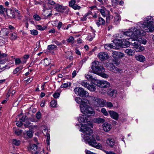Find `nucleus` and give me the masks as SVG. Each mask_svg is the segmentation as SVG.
Here are the masks:
<instances>
[{
    "mask_svg": "<svg viewBox=\"0 0 154 154\" xmlns=\"http://www.w3.org/2000/svg\"><path fill=\"white\" fill-rule=\"evenodd\" d=\"M84 114L85 115H82L78 119V120L80 123H86L84 125L83 124L80 129V131L82 132L81 134L82 137L86 143H88L90 145L97 148H100L101 147V144L96 142L94 138L95 137L92 135L93 130L89 127L90 126L91 128L93 127L92 123L86 117H89L91 116H88L86 114Z\"/></svg>",
    "mask_w": 154,
    "mask_h": 154,
    "instance_id": "obj_1",
    "label": "nucleus"
},
{
    "mask_svg": "<svg viewBox=\"0 0 154 154\" xmlns=\"http://www.w3.org/2000/svg\"><path fill=\"white\" fill-rule=\"evenodd\" d=\"M146 31H144L143 29H139L137 27L136 28L134 27H132L131 29L124 33L125 36L128 35L131 37H133V41H137L139 44H142L145 45L146 43V40L143 38H139V37L143 36L146 34Z\"/></svg>",
    "mask_w": 154,
    "mask_h": 154,
    "instance_id": "obj_2",
    "label": "nucleus"
},
{
    "mask_svg": "<svg viewBox=\"0 0 154 154\" xmlns=\"http://www.w3.org/2000/svg\"><path fill=\"white\" fill-rule=\"evenodd\" d=\"M76 102L80 104V107L82 113L88 116H91L94 113L89 105V103L88 100L77 97L75 98Z\"/></svg>",
    "mask_w": 154,
    "mask_h": 154,
    "instance_id": "obj_3",
    "label": "nucleus"
},
{
    "mask_svg": "<svg viewBox=\"0 0 154 154\" xmlns=\"http://www.w3.org/2000/svg\"><path fill=\"white\" fill-rule=\"evenodd\" d=\"M153 20L152 17L151 16H148L146 17L145 21L143 23L140 22L138 23V27L139 29H144L146 32H152L154 31V25L153 24Z\"/></svg>",
    "mask_w": 154,
    "mask_h": 154,
    "instance_id": "obj_4",
    "label": "nucleus"
},
{
    "mask_svg": "<svg viewBox=\"0 0 154 154\" xmlns=\"http://www.w3.org/2000/svg\"><path fill=\"white\" fill-rule=\"evenodd\" d=\"M91 69L94 73L97 74L103 78H107L109 76L107 74L103 72L104 69L99 62L98 61H95L92 63Z\"/></svg>",
    "mask_w": 154,
    "mask_h": 154,
    "instance_id": "obj_5",
    "label": "nucleus"
},
{
    "mask_svg": "<svg viewBox=\"0 0 154 154\" xmlns=\"http://www.w3.org/2000/svg\"><path fill=\"white\" fill-rule=\"evenodd\" d=\"M89 101L96 106L103 107L105 105V101L97 97L89 96Z\"/></svg>",
    "mask_w": 154,
    "mask_h": 154,
    "instance_id": "obj_6",
    "label": "nucleus"
},
{
    "mask_svg": "<svg viewBox=\"0 0 154 154\" xmlns=\"http://www.w3.org/2000/svg\"><path fill=\"white\" fill-rule=\"evenodd\" d=\"M126 32H123L122 34L123 35L122 37L120 36V38H121V40H122V44L128 47L129 46L130 44H131V42L133 40V38H134L133 37H131L128 35L125 36L124 33Z\"/></svg>",
    "mask_w": 154,
    "mask_h": 154,
    "instance_id": "obj_7",
    "label": "nucleus"
},
{
    "mask_svg": "<svg viewBox=\"0 0 154 154\" xmlns=\"http://www.w3.org/2000/svg\"><path fill=\"white\" fill-rule=\"evenodd\" d=\"M74 91L75 94L80 97H87L89 96L88 92L80 87H77L75 88Z\"/></svg>",
    "mask_w": 154,
    "mask_h": 154,
    "instance_id": "obj_8",
    "label": "nucleus"
},
{
    "mask_svg": "<svg viewBox=\"0 0 154 154\" xmlns=\"http://www.w3.org/2000/svg\"><path fill=\"white\" fill-rule=\"evenodd\" d=\"M131 45L133 46V48L136 51L140 52L143 51L144 49L143 46L140 45L137 41H133L131 42Z\"/></svg>",
    "mask_w": 154,
    "mask_h": 154,
    "instance_id": "obj_9",
    "label": "nucleus"
},
{
    "mask_svg": "<svg viewBox=\"0 0 154 154\" xmlns=\"http://www.w3.org/2000/svg\"><path fill=\"white\" fill-rule=\"evenodd\" d=\"M106 66L109 69L112 71L114 72L117 73L121 71L120 69L115 67L112 63H107Z\"/></svg>",
    "mask_w": 154,
    "mask_h": 154,
    "instance_id": "obj_10",
    "label": "nucleus"
},
{
    "mask_svg": "<svg viewBox=\"0 0 154 154\" xmlns=\"http://www.w3.org/2000/svg\"><path fill=\"white\" fill-rule=\"evenodd\" d=\"M97 86L101 88H106L110 85V83L106 81L95 80Z\"/></svg>",
    "mask_w": 154,
    "mask_h": 154,
    "instance_id": "obj_11",
    "label": "nucleus"
},
{
    "mask_svg": "<svg viewBox=\"0 0 154 154\" xmlns=\"http://www.w3.org/2000/svg\"><path fill=\"white\" fill-rule=\"evenodd\" d=\"M112 56L115 58L120 59L123 57L125 54L120 52L114 51L112 53Z\"/></svg>",
    "mask_w": 154,
    "mask_h": 154,
    "instance_id": "obj_12",
    "label": "nucleus"
},
{
    "mask_svg": "<svg viewBox=\"0 0 154 154\" xmlns=\"http://www.w3.org/2000/svg\"><path fill=\"white\" fill-rule=\"evenodd\" d=\"M98 57L101 60L107 59L109 58V56L106 52H101L98 54Z\"/></svg>",
    "mask_w": 154,
    "mask_h": 154,
    "instance_id": "obj_13",
    "label": "nucleus"
},
{
    "mask_svg": "<svg viewBox=\"0 0 154 154\" xmlns=\"http://www.w3.org/2000/svg\"><path fill=\"white\" fill-rule=\"evenodd\" d=\"M107 93L108 94L113 98L116 97L117 94V91L115 89H109L108 90Z\"/></svg>",
    "mask_w": 154,
    "mask_h": 154,
    "instance_id": "obj_14",
    "label": "nucleus"
},
{
    "mask_svg": "<svg viewBox=\"0 0 154 154\" xmlns=\"http://www.w3.org/2000/svg\"><path fill=\"white\" fill-rule=\"evenodd\" d=\"M6 12L7 15L10 17L11 18H14L15 16V11L11 9H9L8 10L6 9Z\"/></svg>",
    "mask_w": 154,
    "mask_h": 154,
    "instance_id": "obj_15",
    "label": "nucleus"
},
{
    "mask_svg": "<svg viewBox=\"0 0 154 154\" xmlns=\"http://www.w3.org/2000/svg\"><path fill=\"white\" fill-rule=\"evenodd\" d=\"M109 114L111 118L116 120H118L119 119V114L116 112L113 111H109Z\"/></svg>",
    "mask_w": 154,
    "mask_h": 154,
    "instance_id": "obj_16",
    "label": "nucleus"
},
{
    "mask_svg": "<svg viewBox=\"0 0 154 154\" xmlns=\"http://www.w3.org/2000/svg\"><path fill=\"white\" fill-rule=\"evenodd\" d=\"M107 144L111 147H112L115 144V141L113 138H109L106 140Z\"/></svg>",
    "mask_w": 154,
    "mask_h": 154,
    "instance_id": "obj_17",
    "label": "nucleus"
},
{
    "mask_svg": "<svg viewBox=\"0 0 154 154\" xmlns=\"http://www.w3.org/2000/svg\"><path fill=\"white\" fill-rule=\"evenodd\" d=\"M103 130L106 132L109 131L111 129V125L108 123L105 122L103 125Z\"/></svg>",
    "mask_w": 154,
    "mask_h": 154,
    "instance_id": "obj_18",
    "label": "nucleus"
},
{
    "mask_svg": "<svg viewBox=\"0 0 154 154\" xmlns=\"http://www.w3.org/2000/svg\"><path fill=\"white\" fill-rule=\"evenodd\" d=\"M56 10L58 11L63 13V11L67 9L66 7L63 6L62 5H58L55 7Z\"/></svg>",
    "mask_w": 154,
    "mask_h": 154,
    "instance_id": "obj_19",
    "label": "nucleus"
},
{
    "mask_svg": "<svg viewBox=\"0 0 154 154\" xmlns=\"http://www.w3.org/2000/svg\"><path fill=\"white\" fill-rule=\"evenodd\" d=\"M96 23L98 26L100 25H104L105 24V21L103 18L100 17L98 20H96Z\"/></svg>",
    "mask_w": 154,
    "mask_h": 154,
    "instance_id": "obj_20",
    "label": "nucleus"
},
{
    "mask_svg": "<svg viewBox=\"0 0 154 154\" xmlns=\"http://www.w3.org/2000/svg\"><path fill=\"white\" fill-rule=\"evenodd\" d=\"M85 78L91 81V82L93 83H96L95 80H97V79H95L94 78H93L92 76L89 74H85Z\"/></svg>",
    "mask_w": 154,
    "mask_h": 154,
    "instance_id": "obj_21",
    "label": "nucleus"
},
{
    "mask_svg": "<svg viewBox=\"0 0 154 154\" xmlns=\"http://www.w3.org/2000/svg\"><path fill=\"white\" fill-rule=\"evenodd\" d=\"M93 83L94 84H93L91 85L89 84L87 88V89L88 90L92 91H94L96 88V84H95V83Z\"/></svg>",
    "mask_w": 154,
    "mask_h": 154,
    "instance_id": "obj_22",
    "label": "nucleus"
},
{
    "mask_svg": "<svg viewBox=\"0 0 154 154\" xmlns=\"http://www.w3.org/2000/svg\"><path fill=\"white\" fill-rule=\"evenodd\" d=\"M105 121V119L101 118H97L94 119V122L98 124L102 123Z\"/></svg>",
    "mask_w": 154,
    "mask_h": 154,
    "instance_id": "obj_23",
    "label": "nucleus"
},
{
    "mask_svg": "<svg viewBox=\"0 0 154 154\" xmlns=\"http://www.w3.org/2000/svg\"><path fill=\"white\" fill-rule=\"evenodd\" d=\"M135 58L137 60L140 62H143L145 60V57L141 55L136 56Z\"/></svg>",
    "mask_w": 154,
    "mask_h": 154,
    "instance_id": "obj_24",
    "label": "nucleus"
},
{
    "mask_svg": "<svg viewBox=\"0 0 154 154\" xmlns=\"http://www.w3.org/2000/svg\"><path fill=\"white\" fill-rule=\"evenodd\" d=\"M125 52L128 55L132 56L134 54V51L131 49H127L125 51Z\"/></svg>",
    "mask_w": 154,
    "mask_h": 154,
    "instance_id": "obj_25",
    "label": "nucleus"
},
{
    "mask_svg": "<svg viewBox=\"0 0 154 154\" xmlns=\"http://www.w3.org/2000/svg\"><path fill=\"white\" fill-rule=\"evenodd\" d=\"M37 149V146L35 144H30L29 146V150L35 151Z\"/></svg>",
    "mask_w": 154,
    "mask_h": 154,
    "instance_id": "obj_26",
    "label": "nucleus"
},
{
    "mask_svg": "<svg viewBox=\"0 0 154 154\" xmlns=\"http://www.w3.org/2000/svg\"><path fill=\"white\" fill-rule=\"evenodd\" d=\"M45 6V5H44V8L43 9V11L44 13H45V12H46V11L47 10L49 11H48V12H50L51 13H50L49 14H48V17H50V16H51V15H52V14L51 13V10L50 9V8H46Z\"/></svg>",
    "mask_w": 154,
    "mask_h": 154,
    "instance_id": "obj_27",
    "label": "nucleus"
},
{
    "mask_svg": "<svg viewBox=\"0 0 154 154\" xmlns=\"http://www.w3.org/2000/svg\"><path fill=\"white\" fill-rule=\"evenodd\" d=\"M82 86H84L85 88H87L89 85V84L86 81H83L79 83Z\"/></svg>",
    "mask_w": 154,
    "mask_h": 154,
    "instance_id": "obj_28",
    "label": "nucleus"
},
{
    "mask_svg": "<svg viewBox=\"0 0 154 154\" xmlns=\"http://www.w3.org/2000/svg\"><path fill=\"white\" fill-rule=\"evenodd\" d=\"M104 48L105 49L109 50V48H112L114 49L115 48V46H113L112 45L110 44H109L105 45H104Z\"/></svg>",
    "mask_w": 154,
    "mask_h": 154,
    "instance_id": "obj_29",
    "label": "nucleus"
},
{
    "mask_svg": "<svg viewBox=\"0 0 154 154\" xmlns=\"http://www.w3.org/2000/svg\"><path fill=\"white\" fill-rule=\"evenodd\" d=\"M95 37V35L94 34L92 35H88L87 38V39L90 41H91Z\"/></svg>",
    "mask_w": 154,
    "mask_h": 154,
    "instance_id": "obj_30",
    "label": "nucleus"
},
{
    "mask_svg": "<svg viewBox=\"0 0 154 154\" xmlns=\"http://www.w3.org/2000/svg\"><path fill=\"white\" fill-rule=\"evenodd\" d=\"M57 102L56 100H54L50 102V106L52 107H55L57 105Z\"/></svg>",
    "mask_w": 154,
    "mask_h": 154,
    "instance_id": "obj_31",
    "label": "nucleus"
},
{
    "mask_svg": "<svg viewBox=\"0 0 154 154\" xmlns=\"http://www.w3.org/2000/svg\"><path fill=\"white\" fill-rule=\"evenodd\" d=\"M57 48V46L56 45H51L48 46V50L51 51Z\"/></svg>",
    "mask_w": 154,
    "mask_h": 154,
    "instance_id": "obj_32",
    "label": "nucleus"
},
{
    "mask_svg": "<svg viewBox=\"0 0 154 154\" xmlns=\"http://www.w3.org/2000/svg\"><path fill=\"white\" fill-rule=\"evenodd\" d=\"M20 142L19 140L14 139L13 140V143L15 145L18 146L20 144Z\"/></svg>",
    "mask_w": 154,
    "mask_h": 154,
    "instance_id": "obj_33",
    "label": "nucleus"
},
{
    "mask_svg": "<svg viewBox=\"0 0 154 154\" xmlns=\"http://www.w3.org/2000/svg\"><path fill=\"white\" fill-rule=\"evenodd\" d=\"M22 61L20 58H16L15 60V65H19L21 63Z\"/></svg>",
    "mask_w": 154,
    "mask_h": 154,
    "instance_id": "obj_34",
    "label": "nucleus"
},
{
    "mask_svg": "<svg viewBox=\"0 0 154 154\" xmlns=\"http://www.w3.org/2000/svg\"><path fill=\"white\" fill-rule=\"evenodd\" d=\"M74 39V38L73 36H70L67 40L68 42L73 44L74 43L73 41Z\"/></svg>",
    "mask_w": 154,
    "mask_h": 154,
    "instance_id": "obj_35",
    "label": "nucleus"
},
{
    "mask_svg": "<svg viewBox=\"0 0 154 154\" xmlns=\"http://www.w3.org/2000/svg\"><path fill=\"white\" fill-rule=\"evenodd\" d=\"M35 117L37 119H41L42 117V114L41 112L39 111L37 112Z\"/></svg>",
    "mask_w": 154,
    "mask_h": 154,
    "instance_id": "obj_36",
    "label": "nucleus"
},
{
    "mask_svg": "<svg viewBox=\"0 0 154 154\" xmlns=\"http://www.w3.org/2000/svg\"><path fill=\"white\" fill-rule=\"evenodd\" d=\"M30 32L31 34L33 35H37L38 33V31L35 29L30 30Z\"/></svg>",
    "mask_w": 154,
    "mask_h": 154,
    "instance_id": "obj_37",
    "label": "nucleus"
},
{
    "mask_svg": "<svg viewBox=\"0 0 154 154\" xmlns=\"http://www.w3.org/2000/svg\"><path fill=\"white\" fill-rule=\"evenodd\" d=\"M101 112L105 116H107L108 114L107 112L104 108H103L101 109Z\"/></svg>",
    "mask_w": 154,
    "mask_h": 154,
    "instance_id": "obj_38",
    "label": "nucleus"
},
{
    "mask_svg": "<svg viewBox=\"0 0 154 154\" xmlns=\"http://www.w3.org/2000/svg\"><path fill=\"white\" fill-rule=\"evenodd\" d=\"M71 7L75 10H79L81 8V7L80 6L76 4L74 5Z\"/></svg>",
    "mask_w": 154,
    "mask_h": 154,
    "instance_id": "obj_39",
    "label": "nucleus"
},
{
    "mask_svg": "<svg viewBox=\"0 0 154 154\" xmlns=\"http://www.w3.org/2000/svg\"><path fill=\"white\" fill-rule=\"evenodd\" d=\"M104 105H106L108 107H111L113 106L112 103L111 102H106V101Z\"/></svg>",
    "mask_w": 154,
    "mask_h": 154,
    "instance_id": "obj_40",
    "label": "nucleus"
},
{
    "mask_svg": "<svg viewBox=\"0 0 154 154\" xmlns=\"http://www.w3.org/2000/svg\"><path fill=\"white\" fill-rule=\"evenodd\" d=\"M6 9L4 8L2 5L0 6V13L1 14H3L4 11H6Z\"/></svg>",
    "mask_w": 154,
    "mask_h": 154,
    "instance_id": "obj_41",
    "label": "nucleus"
},
{
    "mask_svg": "<svg viewBox=\"0 0 154 154\" xmlns=\"http://www.w3.org/2000/svg\"><path fill=\"white\" fill-rule=\"evenodd\" d=\"M76 3L75 0H71L69 3V6L70 7H72L73 5H75Z\"/></svg>",
    "mask_w": 154,
    "mask_h": 154,
    "instance_id": "obj_42",
    "label": "nucleus"
},
{
    "mask_svg": "<svg viewBox=\"0 0 154 154\" xmlns=\"http://www.w3.org/2000/svg\"><path fill=\"white\" fill-rule=\"evenodd\" d=\"M50 63V61L47 58H45L44 60V64L46 66L48 65Z\"/></svg>",
    "mask_w": 154,
    "mask_h": 154,
    "instance_id": "obj_43",
    "label": "nucleus"
},
{
    "mask_svg": "<svg viewBox=\"0 0 154 154\" xmlns=\"http://www.w3.org/2000/svg\"><path fill=\"white\" fill-rule=\"evenodd\" d=\"M36 28L37 29L40 30H43L46 28L45 27H42L40 25H37L36 26Z\"/></svg>",
    "mask_w": 154,
    "mask_h": 154,
    "instance_id": "obj_44",
    "label": "nucleus"
},
{
    "mask_svg": "<svg viewBox=\"0 0 154 154\" xmlns=\"http://www.w3.org/2000/svg\"><path fill=\"white\" fill-rule=\"evenodd\" d=\"M11 38L12 39H15L17 37V34L13 32L11 35Z\"/></svg>",
    "mask_w": 154,
    "mask_h": 154,
    "instance_id": "obj_45",
    "label": "nucleus"
},
{
    "mask_svg": "<svg viewBox=\"0 0 154 154\" xmlns=\"http://www.w3.org/2000/svg\"><path fill=\"white\" fill-rule=\"evenodd\" d=\"M99 11H100L101 14L104 17H105L106 15H105V12L104 9V8L100 9H99Z\"/></svg>",
    "mask_w": 154,
    "mask_h": 154,
    "instance_id": "obj_46",
    "label": "nucleus"
},
{
    "mask_svg": "<svg viewBox=\"0 0 154 154\" xmlns=\"http://www.w3.org/2000/svg\"><path fill=\"white\" fill-rule=\"evenodd\" d=\"M46 136L47 137V143L48 145L49 144V140L50 139V134L48 133H47Z\"/></svg>",
    "mask_w": 154,
    "mask_h": 154,
    "instance_id": "obj_47",
    "label": "nucleus"
},
{
    "mask_svg": "<svg viewBox=\"0 0 154 154\" xmlns=\"http://www.w3.org/2000/svg\"><path fill=\"white\" fill-rule=\"evenodd\" d=\"M33 18L36 21H38L41 19L40 17L37 14H35L34 15Z\"/></svg>",
    "mask_w": 154,
    "mask_h": 154,
    "instance_id": "obj_48",
    "label": "nucleus"
},
{
    "mask_svg": "<svg viewBox=\"0 0 154 154\" xmlns=\"http://www.w3.org/2000/svg\"><path fill=\"white\" fill-rule=\"evenodd\" d=\"M14 131L15 133L18 135H20L22 133V131L21 130H19L18 129H16L14 130Z\"/></svg>",
    "mask_w": 154,
    "mask_h": 154,
    "instance_id": "obj_49",
    "label": "nucleus"
},
{
    "mask_svg": "<svg viewBox=\"0 0 154 154\" xmlns=\"http://www.w3.org/2000/svg\"><path fill=\"white\" fill-rule=\"evenodd\" d=\"M7 56V54L6 53L0 54V60H3L2 59V58H4Z\"/></svg>",
    "mask_w": 154,
    "mask_h": 154,
    "instance_id": "obj_50",
    "label": "nucleus"
},
{
    "mask_svg": "<svg viewBox=\"0 0 154 154\" xmlns=\"http://www.w3.org/2000/svg\"><path fill=\"white\" fill-rule=\"evenodd\" d=\"M27 136L29 137H32L33 134L32 132L30 131H27Z\"/></svg>",
    "mask_w": 154,
    "mask_h": 154,
    "instance_id": "obj_51",
    "label": "nucleus"
},
{
    "mask_svg": "<svg viewBox=\"0 0 154 154\" xmlns=\"http://www.w3.org/2000/svg\"><path fill=\"white\" fill-rule=\"evenodd\" d=\"M60 94L59 93H55L53 94V96L54 98H57L59 97Z\"/></svg>",
    "mask_w": 154,
    "mask_h": 154,
    "instance_id": "obj_52",
    "label": "nucleus"
},
{
    "mask_svg": "<svg viewBox=\"0 0 154 154\" xmlns=\"http://www.w3.org/2000/svg\"><path fill=\"white\" fill-rule=\"evenodd\" d=\"M26 116H23L22 118H19V119L22 122H25L26 119Z\"/></svg>",
    "mask_w": 154,
    "mask_h": 154,
    "instance_id": "obj_53",
    "label": "nucleus"
},
{
    "mask_svg": "<svg viewBox=\"0 0 154 154\" xmlns=\"http://www.w3.org/2000/svg\"><path fill=\"white\" fill-rule=\"evenodd\" d=\"M48 3L51 5H54L55 4V2L52 0H47Z\"/></svg>",
    "mask_w": 154,
    "mask_h": 154,
    "instance_id": "obj_54",
    "label": "nucleus"
},
{
    "mask_svg": "<svg viewBox=\"0 0 154 154\" xmlns=\"http://www.w3.org/2000/svg\"><path fill=\"white\" fill-rule=\"evenodd\" d=\"M16 125L17 126L19 127L22 126L23 125L22 122L21 121H18L16 123Z\"/></svg>",
    "mask_w": 154,
    "mask_h": 154,
    "instance_id": "obj_55",
    "label": "nucleus"
},
{
    "mask_svg": "<svg viewBox=\"0 0 154 154\" xmlns=\"http://www.w3.org/2000/svg\"><path fill=\"white\" fill-rule=\"evenodd\" d=\"M59 71L58 69H55L51 72V74L52 75H54L56 73L58 72Z\"/></svg>",
    "mask_w": 154,
    "mask_h": 154,
    "instance_id": "obj_56",
    "label": "nucleus"
},
{
    "mask_svg": "<svg viewBox=\"0 0 154 154\" xmlns=\"http://www.w3.org/2000/svg\"><path fill=\"white\" fill-rule=\"evenodd\" d=\"M68 86V84L67 83H64L61 85L60 87L61 88H66Z\"/></svg>",
    "mask_w": 154,
    "mask_h": 154,
    "instance_id": "obj_57",
    "label": "nucleus"
},
{
    "mask_svg": "<svg viewBox=\"0 0 154 154\" xmlns=\"http://www.w3.org/2000/svg\"><path fill=\"white\" fill-rule=\"evenodd\" d=\"M34 3L35 5H38V4H40L41 5L42 4L43 2L42 1H40L39 2L37 1H36V0H34Z\"/></svg>",
    "mask_w": 154,
    "mask_h": 154,
    "instance_id": "obj_58",
    "label": "nucleus"
},
{
    "mask_svg": "<svg viewBox=\"0 0 154 154\" xmlns=\"http://www.w3.org/2000/svg\"><path fill=\"white\" fill-rule=\"evenodd\" d=\"M114 19L116 21H117L119 20L120 19V17L119 15L117 14L115 16Z\"/></svg>",
    "mask_w": 154,
    "mask_h": 154,
    "instance_id": "obj_59",
    "label": "nucleus"
},
{
    "mask_svg": "<svg viewBox=\"0 0 154 154\" xmlns=\"http://www.w3.org/2000/svg\"><path fill=\"white\" fill-rule=\"evenodd\" d=\"M104 152L106 154H116L113 151H106V150L104 151Z\"/></svg>",
    "mask_w": 154,
    "mask_h": 154,
    "instance_id": "obj_60",
    "label": "nucleus"
},
{
    "mask_svg": "<svg viewBox=\"0 0 154 154\" xmlns=\"http://www.w3.org/2000/svg\"><path fill=\"white\" fill-rule=\"evenodd\" d=\"M19 71H20L19 70V69L17 67L13 71V73L14 74H16Z\"/></svg>",
    "mask_w": 154,
    "mask_h": 154,
    "instance_id": "obj_61",
    "label": "nucleus"
},
{
    "mask_svg": "<svg viewBox=\"0 0 154 154\" xmlns=\"http://www.w3.org/2000/svg\"><path fill=\"white\" fill-rule=\"evenodd\" d=\"M54 42V43L55 44H56V45H61V44L60 42L56 41V40H55V41H53L52 42Z\"/></svg>",
    "mask_w": 154,
    "mask_h": 154,
    "instance_id": "obj_62",
    "label": "nucleus"
},
{
    "mask_svg": "<svg viewBox=\"0 0 154 154\" xmlns=\"http://www.w3.org/2000/svg\"><path fill=\"white\" fill-rule=\"evenodd\" d=\"M30 124V123L29 122L26 121V123L24 124V125L25 127H27L29 126Z\"/></svg>",
    "mask_w": 154,
    "mask_h": 154,
    "instance_id": "obj_63",
    "label": "nucleus"
},
{
    "mask_svg": "<svg viewBox=\"0 0 154 154\" xmlns=\"http://www.w3.org/2000/svg\"><path fill=\"white\" fill-rule=\"evenodd\" d=\"M62 23L61 22H60L58 24V25H57V28L59 30L60 29V28L62 26Z\"/></svg>",
    "mask_w": 154,
    "mask_h": 154,
    "instance_id": "obj_64",
    "label": "nucleus"
}]
</instances>
